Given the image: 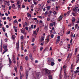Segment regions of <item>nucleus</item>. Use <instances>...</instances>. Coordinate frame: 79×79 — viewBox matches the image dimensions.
Wrapping results in <instances>:
<instances>
[{
    "label": "nucleus",
    "instance_id": "obj_1",
    "mask_svg": "<svg viewBox=\"0 0 79 79\" xmlns=\"http://www.w3.org/2000/svg\"><path fill=\"white\" fill-rule=\"evenodd\" d=\"M3 48L4 51L2 53V55H4V53H6L7 52H8V48H7V46L5 44H4L3 45Z\"/></svg>",
    "mask_w": 79,
    "mask_h": 79
},
{
    "label": "nucleus",
    "instance_id": "obj_2",
    "mask_svg": "<svg viewBox=\"0 0 79 79\" xmlns=\"http://www.w3.org/2000/svg\"><path fill=\"white\" fill-rule=\"evenodd\" d=\"M45 71V74L46 76H48L50 74V71L47 69H44Z\"/></svg>",
    "mask_w": 79,
    "mask_h": 79
},
{
    "label": "nucleus",
    "instance_id": "obj_3",
    "mask_svg": "<svg viewBox=\"0 0 79 79\" xmlns=\"http://www.w3.org/2000/svg\"><path fill=\"white\" fill-rule=\"evenodd\" d=\"M39 28H38L36 29V30L33 31V34H35V35H37V32H38V31H39Z\"/></svg>",
    "mask_w": 79,
    "mask_h": 79
},
{
    "label": "nucleus",
    "instance_id": "obj_4",
    "mask_svg": "<svg viewBox=\"0 0 79 79\" xmlns=\"http://www.w3.org/2000/svg\"><path fill=\"white\" fill-rule=\"evenodd\" d=\"M78 8L79 7H74L73 9V11H74L75 12H76V11L77 12V9H78Z\"/></svg>",
    "mask_w": 79,
    "mask_h": 79
},
{
    "label": "nucleus",
    "instance_id": "obj_5",
    "mask_svg": "<svg viewBox=\"0 0 79 79\" xmlns=\"http://www.w3.org/2000/svg\"><path fill=\"white\" fill-rule=\"evenodd\" d=\"M62 19H63V16H62L61 15H60L58 18L57 20L58 21H61V20H62Z\"/></svg>",
    "mask_w": 79,
    "mask_h": 79
},
{
    "label": "nucleus",
    "instance_id": "obj_6",
    "mask_svg": "<svg viewBox=\"0 0 79 79\" xmlns=\"http://www.w3.org/2000/svg\"><path fill=\"white\" fill-rule=\"evenodd\" d=\"M72 54H69L68 56H67V59H68V58H69V60H70V58H71V57L72 55H71Z\"/></svg>",
    "mask_w": 79,
    "mask_h": 79
},
{
    "label": "nucleus",
    "instance_id": "obj_7",
    "mask_svg": "<svg viewBox=\"0 0 79 79\" xmlns=\"http://www.w3.org/2000/svg\"><path fill=\"white\" fill-rule=\"evenodd\" d=\"M1 52H2V40H1Z\"/></svg>",
    "mask_w": 79,
    "mask_h": 79
},
{
    "label": "nucleus",
    "instance_id": "obj_8",
    "mask_svg": "<svg viewBox=\"0 0 79 79\" xmlns=\"http://www.w3.org/2000/svg\"><path fill=\"white\" fill-rule=\"evenodd\" d=\"M29 57L31 60H33V58H32V56L31 54H30L29 55Z\"/></svg>",
    "mask_w": 79,
    "mask_h": 79
},
{
    "label": "nucleus",
    "instance_id": "obj_9",
    "mask_svg": "<svg viewBox=\"0 0 79 79\" xmlns=\"http://www.w3.org/2000/svg\"><path fill=\"white\" fill-rule=\"evenodd\" d=\"M60 36L63 35V31H61L60 33Z\"/></svg>",
    "mask_w": 79,
    "mask_h": 79
},
{
    "label": "nucleus",
    "instance_id": "obj_10",
    "mask_svg": "<svg viewBox=\"0 0 79 79\" xmlns=\"http://www.w3.org/2000/svg\"><path fill=\"white\" fill-rule=\"evenodd\" d=\"M8 20H9V21H10L12 20V18H10L9 17H8L7 18Z\"/></svg>",
    "mask_w": 79,
    "mask_h": 79
},
{
    "label": "nucleus",
    "instance_id": "obj_11",
    "mask_svg": "<svg viewBox=\"0 0 79 79\" xmlns=\"http://www.w3.org/2000/svg\"><path fill=\"white\" fill-rule=\"evenodd\" d=\"M52 61H53V59L52 58L49 59V60L47 62H48L49 63H50L51 61H52Z\"/></svg>",
    "mask_w": 79,
    "mask_h": 79
},
{
    "label": "nucleus",
    "instance_id": "obj_12",
    "mask_svg": "<svg viewBox=\"0 0 79 79\" xmlns=\"http://www.w3.org/2000/svg\"><path fill=\"white\" fill-rule=\"evenodd\" d=\"M27 16L28 18H31V15L30 14H29V13H27Z\"/></svg>",
    "mask_w": 79,
    "mask_h": 79
},
{
    "label": "nucleus",
    "instance_id": "obj_13",
    "mask_svg": "<svg viewBox=\"0 0 79 79\" xmlns=\"http://www.w3.org/2000/svg\"><path fill=\"white\" fill-rule=\"evenodd\" d=\"M9 64H11V63H12V61H11V60L10 59V57H9Z\"/></svg>",
    "mask_w": 79,
    "mask_h": 79
},
{
    "label": "nucleus",
    "instance_id": "obj_14",
    "mask_svg": "<svg viewBox=\"0 0 79 79\" xmlns=\"http://www.w3.org/2000/svg\"><path fill=\"white\" fill-rule=\"evenodd\" d=\"M44 39H45V36L42 37H41V42H43V40H44Z\"/></svg>",
    "mask_w": 79,
    "mask_h": 79
},
{
    "label": "nucleus",
    "instance_id": "obj_15",
    "mask_svg": "<svg viewBox=\"0 0 79 79\" xmlns=\"http://www.w3.org/2000/svg\"><path fill=\"white\" fill-rule=\"evenodd\" d=\"M59 6H56V10H59Z\"/></svg>",
    "mask_w": 79,
    "mask_h": 79
},
{
    "label": "nucleus",
    "instance_id": "obj_16",
    "mask_svg": "<svg viewBox=\"0 0 79 79\" xmlns=\"http://www.w3.org/2000/svg\"><path fill=\"white\" fill-rule=\"evenodd\" d=\"M66 67H67V66L66 65L64 64L63 67V68L65 70H66Z\"/></svg>",
    "mask_w": 79,
    "mask_h": 79
},
{
    "label": "nucleus",
    "instance_id": "obj_17",
    "mask_svg": "<svg viewBox=\"0 0 79 79\" xmlns=\"http://www.w3.org/2000/svg\"><path fill=\"white\" fill-rule=\"evenodd\" d=\"M73 19L72 20V22H74L75 21H76V19L75 18L73 17Z\"/></svg>",
    "mask_w": 79,
    "mask_h": 79
},
{
    "label": "nucleus",
    "instance_id": "obj_18",
    "mask_svg": "<svg viewBox=\"0 0 79 79\" xmlns=\"http://www.w3.org/2000/svg\"><path fill=\"white\" fill-rule=\"evenodd\" d=\"M12 8H14V9H16V8H15V4H12V6H11Z\"/></svg>",
    "mask_w": 79,
    "mask_h": 79
},
{
    "label": "nucleus",
    "instance_id": "obj_19",
    "mask_svg": "<svg viewBox=\"0 0 79 79\" xmlns=\"http://www.w3.org/2000/svg\"><path fill=\"white\" fill-rule=\"evenodd\" d=\"M51 64L52 66H53L54 64H55V63L53 62L52 61H51Z\"/></svg>",
    "mask_w": 79,
    "mask_h": 79
},
{
    "label": "nucleus",
    "instance_id": "obj_20",
    "mask_svg": "<svg viewBox=\"0 0 79 79\" xmlns=\"http://www.w3.org/2000/svg\"><path fill=\"white\" fill-rule=\"evenodd\" d=\"M2 64H0V71H1L2 69Z\"/></svg>",
    "mask_w": 79,
    "mask_h": 79
},
{
    "label": "nucleus",
    "instance_id": "obj_21",
    "mask_svg": "<svg viewBox=\"0 0 79 79\" xmlns=\"http://www.w3.org/2000/svg\"><path fill=\"white\" fill-rule=\"evenodd\" d=\"M12 38L13 40H15V35H12Z\"/></svg>",
    "mask_w": 79,
    "mask_h": 79
},
{
    "label": "nucleus",
    "instance_id": "obj_22",
    "mask_svg": "<svg viewBox=\"0 0 79 79\" xmlns=\"http://www.w3.org/2000/svg\"><path fill=\"white\" fill-rule=\"evenodd\" d=\"M14 69L16 73H17V67H15Z\"/></svg>",
    "mask_w": 79,
    "mask_h": 79
},
{
    "label": "nucleus",
    "instance_id": "obj_23",
    "mask_svg": "<svg viewBox=\"0 0 79 79\" xmlns=\"http://www.w3.org/2000/svg\"><path fill=\"white\" fill-rule=\"evenodd\" d=\"M25 59L26 61H27L28 60V56H25Z\"/></svg>",
    "mask_w": 79,
    "mask_h": 79
},
{
    "label": "nucleus",
    "instance_id": "obj_24",
    "mask_svg": "<svg viewBox=\"0 0 79 79\" xmlns=\"http://www.w3.org/2000/svg\"><path fill=\"white\" fill-rule=\"evenodd\" d=\"M48 77L49 79H52V75H49Z\"/></svg>",
    "mask_w": 79,
    "mask_h": 79
},
{
    "label": "nucleus",
    "instance_id": "obj_25",
    "mask_svg": "<svg viewBox=\"0 0 79 79\" xmlns=\"http://www.w3.org/2000/svg\"><path fill=\"white\" fill-rule=\"evenodd\" d=\"M50 6H48L47 7V10H50Z\"/></svg>",
    "mask_w": 79,
    "mask_h": 79
},
{
    "label": "nucleus",
    "instance_id": "obj_26",
    "mask_svg": "<svg viewBox=\"0 0 79 79\" xmlns=\"http://www.w3.org/2000/svg\"><path fill=\"white\" fill-rule=\"evenodd\" d=\"M57 14L56 13V12L54 11L53 12V15H56Z\"/></svg>",
    "mask_w": 79,
    "mask_h": 79
},
{
    "label": "nucleus",
    "instance_id": "obj_27",
    "mask_svg": "<svg viewBox=\"0 0 79 79\" xmlns=\"http://www.w3.org/2000/svg\"><path fill=\"white\" fill-rule=\"evenodd\" d=\"M78 24H76L75 26V28H77V26H78Z\"/></svg>",
    "mask_w": 79,
    "mask_h": 79
},
{
    "label": "nucleus",
    "instance_id": "obj_28",
    "mask_svg": "<svg viewBox=\"0 0 79 79\" xmlns=\"http://www.w3.org/2000/svg\"><path fill=\"white\" fill-rule=\"evenodd\" d=\"M60 40H56V43H59L60 42Z\"/></svg>",
    "mask_w": 79,
    "mask_h": 79
},
{
    "label": "nucleus",
    "instance_id": "obj_29",
    "mask_svg": "<svg viewBox=\"0 0 79 79\" xmlns=\"http://www.w3.org/2000/svg\"><path fill=\"white\" fill-rule=\"evenodd\" d=\"M2 29L3 32H5L6 31V30H5V28H4V27H2Z\"/></svg>",
    "mask_w": 79,
    "mask_h": 79
},
{
    "label": "nucleus",
    "instance_id": "obj_30",
    "mask_svg": "<svg viewBox=\"0 0 79 79\" xmlns=\"http://www.w3.org/2000/svg\"><path fill=\"white\" fill-rule=\"evenodd\" d=\"M46 40H47V42H48L49 41H50V39H49V38H48Z\"/></svg>",
    "mask_w": 79,
    "mask_h": 79
},
{
    "label": "nucleus",
    "instance_id": "obj_31",
    "mask_svg": "<svg viewBox=\"0 0 79 79\" xmlns=\"http://www.w3.org/2000/svg\"><path fill=\"white\" fill-rule=\"evenodd\" d=\"M14 23H17V24H18V21H17V20H14Z\"/></svg>",
    "mask_w": 79,
    "mask_h": 79
},
{
    "label": "nucleus",
    "instance_id": "obj_32",
    "mask_svg": "<svg viewBox=\"0 0 79 79\" xmlns=\"http://www.w3.org/2000/svg\"><path fill=\"white\" fill-rule=\"evenodd\" d=\"M72 15L73 16H76V14L74 12H73L72 13Z\"/></svg>",
    "mask_w": 79,
    "mask_h": 79
},
{
    "label": "nucleus",
    "instance_id": "obj_33",
    "mask_svg": "<svg viewBox=\"0 0 79 79\" xmlns=\"http://www.w3.org/2000/svg\"><path fill=\"white\" fill-rule=\"evenodd\" d=\"M44 29L47 31V26H45L44 27Z\"/></svg>",
    "mask_w": 79,
    "mask_h": 79
},
{
    "label": "nucleus",
    "instance_id": "obj_34",
    "mask_svg": "<svg viewBox=\"0 0 79 79\" xmlns=\"http://www.w3.org/2000/svg\"><path fill=\"white\" fill-rule=\"evenodd\" d=\"M79 71H78L77 70H76V71H74L75 73H79Z\"/></svg>",
    "mask_w": 79,
    "mask_h": 79
},
{
    "label": "nucleus",
    "instance_id": "obj_35",
    "mask_svg": "<svg viewBox=\"0 0 79 79\" xmlns=\"http://www.w3.org/2000/svg\"><path fill=\"white\" fill-rule=\"evenodd\" d=\"M23 38H24V37L23 35L21 36L20 37L21 39H22V40L23 39Z\"/></svg>",
    "mask_w": 79,
    "mask_h": 79
},
{
    "label": "nucleus",
    "instance_id": "obj_36",
    "mask_svg": "<svg viewBox=\"0 0 79 79\" xmlns=\"http://www.w3.org/2000/svg\"><path fill=\"white\" fill-rule=\"evenodd\" d=\"M35 41V39L34 38H33V39L32 40V42H34Z\"/></svg>",
    "mask_w": 79,
    "mask_h": 79
},
{
    "label": "nucleus",
    "instance_id": "obj_37",
    "mask_svg": "<svg viewBox=\"0 0 79 79\" xmlns=\"http://www.w3.org/2000/svg\"><path fill=\"white\" fill-rule=\"evenodd\" d=\"M13 0H11L10 2L11 3H15V2L13 1Z\"/></svg>",
    "mask_w": 79,
    "mask_h": 79
},
{
    "label": "nucleus",
    "instance_id": "obj_38",
    "mask_svg": "<svg viewBox=\"0 0 79 79\" xmlns=\"http://www.w3.org/2000/svg\"><path fill=\"white\" fill-rule=\"evenodd\" d=\"M5 35L6 37H8V35H7V33H5Z\"/></svg>",
    "mask_w": 79,
    "mask_h": 79
},
{
    "label": "nucleus",
    "instance_id": "obj_39",
    "mask_svg": "<svg viewBox=\"0 0 79 79\" xmlns=\"http://www.w3.org/2000/svg\"><path fill=\"white\" fill-rule=\"evenodd\" d=\"M42 50H43V47H41L40 48V51H42Z\"/></svg>",
    "mask_w": 79,
    "mask_h": 79
},
{
    "label": "nucleus",
    "instance_id": "obj_40",
    "mask_svg": "<svg viewBox=\"0 0 79 79\" xmlns=\"http://www.w3.org/2000/svg\"><path fill=\"white\" fill-rule=\"evenodd\" d=\"M21 32L23 34H24V30H21Z\"/></svg>",
    "mask_w": 79,
    "mask_h": 79
},
{
    "label": "nucleus",
    "instance_id": "obj_41",
    "mask_svg": "<svg viewBox=\"0 0 79 79\" xmlns=\"http://www.w3.org/2000/svg\"><path fill=\"white\" fill-rule=\"evenodd\" d=\"M61 73L60 74V75L59 76L60 79H61L62 78V76L61 75H60Z\"/></svg>",
    "mask_w": 79,
    "mask_h": 79
},
{
    "label": "nucleus",
    "instance_id": "obj_42",
    "mask_svg": "<svg viewBox=\"0 0 79 79\" xmlns=\"http://www.w3.org/2000/svg\"><path fill=\"white\" fill-rule=\"evenodd\" d=\"M25 29L27 30V31L28 30L29 28L27 27H25Z\"/></svg>",
    "mask_w": 79,
    "mask_h": 79
},
{
    "label": "nucleus",
    "instance_id": "obj_43",
    "mask_svg": "<svg viewBox=\"0 0 79 79\" xmlns=\"http://www.w3.org/2000/svg\"><path fill=\"white\" fill-rule=\"evenodd\" d=\"M20 69L21 71H22L23 70V67L20 66Z\"/></svg>",
    "mask_w": 79,
    "mask_h": 79
},
{
    "label": "nucleus",
    "instance_id": "obj_44",
    "mask_svg": "<svg viewBox=\"0 0 79 79\" xmlns=\"http://www.w3.org/2000/svg\"><path fill=\"white\" fill-rule=\"evenodd\" d=\"M74 2H75V0H72L71 1V3H73Z\"/></svg>",
    "mask_w": 79,
    "mask_h": 79
},
{
    "label": "nucleus",
    "instance_id": "obj_45",
    "mask_svg": "<svg viewBox=\"0 0 79 79\" xmlns=\"http://www.w3.org/2000/svg\"><path fill=\"white\" fill-rule=\"evenodd\" d=\"M19 22H21V19H19L18 20Z\"/></svg>",
    "mask_w": 79,
    "mask_h": 79
},
{
    "label": "nucleus",
    "instance_id": "obj_46",
    "mask_svg": "<svg viewBox=\"0 0 79 79\" xmlns=\"http://www.w3.org/2000/svg\"><path fill=\"white\" fill-rule=\"evenodd\" d=\"M34 4L32 5L31 6V8H33L34 7Z\"/></svg>",
    "mask_w": 79,
    "mask_h": 79
},
{
    "label": "nucleus",
    "instance_id": "obj_47",
    "mask_svg": "<svg viewBox=\"0 0 79 79\" xmlns=\"http://www.w3.org/2000/svg\"><path fill=\"white\" fill-rule=\"evenodd\" d=\"M70 34V31H68L67 33L66 34L68 35V34Z\"/></svg>",
    "mask_w": 79,
    "mask_h": 79
},
{
    "label": "nucleus",
    "instance_id": "obj_48",
    "mask_svg": "<svg viewBox=\"0 0 79 79\" xmlns=\"http://www.w3.org/2000/svg\"><path fill=\"white\" fill-rule=\"evenodd\" d=\"M5 41L6 42H7V41H8V39L7 38H6L5 39Z\"/></svg>",
    "mask_w": 79,
    "mask_h": 79
},
{
    "label": "nucleus",
    "instance_id": "obj_49",
    "mask_svg": "<svg viewBox=\"0 0 79 79\" xmlns=\"http://www.w3.org/2000/svg\"><path fill=\"white\" fill-rule=\"evenodd\" d=\"M37 18H39L40 19H42V16H37Z\"/></svg>",
    "mask_w": 79,
    "mask_h": 79
},
{
    "label": "nucleus",
    "instance_id": "obj_50",
    "mask_svg": "<svg viewBox=\"0 0 79 79\" xmlns=\"http://www.w3.org/2000/svg\"><path fill=\"white\" fill-rule=\"evenodd\" d=\"M2 19L3 20H5L6 19V17H4L3 18H2Z\"/></svg>",
    "mask_w": 79,
    "mask_h": 79
},
{
    "label": "nucleus",
    "instance_id": "obj_51",
    "mask_svg": "<svg viewBox=\"0 0 79 79\" xmlns=\"http://www.w3.org/2000/svg\"><path fill=\"white\" fill-rule=\"evenodd\" d=\"M53 36H54L53 35H51V38H53Z\"/></svg>",
    "mask_w": 79,
    "mask_h": 79
},
{
    "label": "nucleus",
    "instance_id": "obj_52",
    "mask_svg": "<svg viewBox=\"0 0 79 79\" xmlns=\"http://www.w3.org/2000/svg\"><path fill=\"white\" fill-rule=\"evenodd\" d=\"M2 7H3V8H5V5H2Z\"/></svg>",
    "mask_w": 79,
    "mask_h": 79
},
{
    "label": "nucleus",
    "instance_id": "obj_53",
    "mask_svg": "<svg viewBox=\"0 0 79 79\" xmlns=\"http://www.w3.org/2000/svg\"><path fill=\"white\" fill-rule=\"evenodd\" d=\"M28 76V74H27V73L26 75V79H27V77Z\"/></svg>",
    "mask_w": 79,
    "mask_h": 79
},
{
    "label": "nucleus",
    "instance_id": "obj_54",
    "mask_svg": "<svg viewBox=\"0 0 79 79\" xmlns=\"http://www.w3.org/2000/svg\"><path fill=\"white\" fill-rule=\"evenodd\" d=\"M9 10H11V6H9Z\"/></svg>",
    "mask_w": 79,
    "mask_h": 79
},
{
    "label": "nucleus",
    "instance_id": "obj_55",
    "mask_svg": "<svg viewBox=\"0 0 79 79\" xmlns=\"http://www.w3.org/2000/svg\"><path fill=\"white\" fill-rule=\"evenodd\" d=\"M18 8H20V5H19V4L18 5Z\"/></svg>",
    "mask_w": 79,
    "mask_h": 79
},
{
    "label": "nucleus",
    "instance_id": "obj_56",
    "mask_svg": "<svg viewBox=\"0 0 79 79\" xmlns=\"http://www.w3.org/2000/svg\"><path fill=\"white\" fill-rule=\"evenodd\" d=\"M19 3H20V2L19 1H18L17 2V4H18V5H19Z\"/></svg>",
    "mask_w": 79,
    "mask_h": 79
},
{
    "label": "nucleus",
    "instance_id": "obj_57",
    "mask_svg": "<svg viewBox=\"0 0 79 79\" xmlns=\"http://www.w3.org/2000/svg\"><path fill=\"white\" fill-rule=\"evenodd\" d=\"M69 13H70V11H68L67 13V15H69Z\"/></svg>",
    "mask_w": 79,
    "mask_h": 79
},
{
    "label": "nucleus",
    "instance_id": "obj_58",
    "mask_svg": "<svg viewBox=\"0 0 79 79\" xmlns=\"http://www.w3.org/2000/svg\"><path fill=\"white\" fill-rule=\"evenodd\" d=\"M35 63H38L39 61H38V60H36L35 61Z\"/></svg>",
    "mask_w": 79,
    "mask_h": 79
},
{
    "label": "nucleus",
    "instance_id": "obj_59",
    "mask_svg": "<svg viewBox=\"0 0 79 79\" xmlns=\"http://www.w3.org/2000/svg\"><path fill=\"white\" fill-rule=\"evenodd\" d=\"M13 63H14V64H16V60H13Z\"/></svg>",
    "mask_w": 79,
    "mask_h": 79
},
{
    "label": "nucleus",
    "instance_id": "obj_60",
    "mask_svg": "<svg viewBox=\"0 0 79 79\" xmlns=\"http://www.w3.org/2000/svg\"><path fill=\"white\" fill-rule=\"evenodd\" d=\"M34 5H36V4H37V2H35V1H34Z\"/></svg>",
    "mask_w": 79,
    "mask_h": 79
},
{
    "label": "nucleus",
    "instance_id": "obj_61",
    "mask_svg": "<svg viewBox=\"0 0 79 79\" xmlns=\"http://www.w3.org/2000/svg\"><path fill=\"white\" fill-rule=\"evenodd\" d=\"M25 26H27V22H25Z\"/></svg>",
    "mask_w": 79,
    "mask_h": 79
},
{
    "label": "nucleus",
    "instance_id": "obj_62",
    "mask_svg": "<svg viewBox=\"0 0 79 79\" xmlns=\"http://www.w3.org/2000/svg\"><path fill=\"white\" fill-rule=\"evenodd\" d=\"M15 57H13V60H12V61H14V60H15Z\"/></svg>",
    "mask_w": 79,
    "mask_h": 79
},
{
    "label": "nucleus",
    "instance_id": "obj_63",
    "mask_svg": "<svg viewBox=\"0 0 79 79\" xmlns=\"http://www.w3.org/2000/svg\"><path fill=\"white\" fill-rule=\"evenodd\" d=\"M31 29H33V25H31Z\"/></svg>",
    "mask_w": 79,
    "mask_h": 79
},
{
    "label": "nucleus",
    "instance_id": "obj_64",
    "mask_svg": "<svg viewBox=\"0 0 79 79\" xmlns=\"http://www.w3.org/2000/svg\"><path fill=\"white\" fill-rule=\"evenodd\" d=\"M39 23H42V21L40 20V21L39 22Z\"/></svg>",
    "mask_w": 79,
    "mask_h": 79
}]
</instances>
